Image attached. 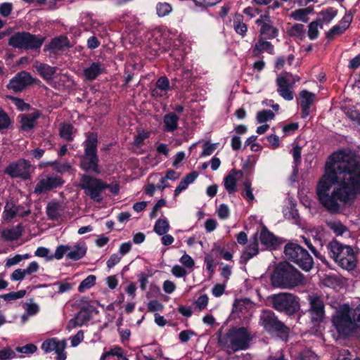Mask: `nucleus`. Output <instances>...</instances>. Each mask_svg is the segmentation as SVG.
Masks as SVG:
<instances>
[{
  "label": "nucleus",
  "mask_w": 360,
  "mask_h": 360,
  "mask_svg": "<svg viewBox=\"0 0 360 360\" xmlns=\"http://www.w3.org/2000/svg\"><path fill=\"white\" fill-rule=\"evenodd\" d=\"M360 191V161L344 151L333 153L316 187L320 204L332 214L340 213L345 205Z\"/></svg>",
  "instance_id": "obj_1"
},
{
  "label": "nucleus",
  "mask_w": 360,
  "mask_h": 360,
  "mask_svg": "<svg viewBox=\"0 0 360 360\" xmlns=\"http://www.w3.org/2000/svg\"><path fill=\"white\" fill-rule=\"evenodd\" d=\"M332 322L340 338H346L358 333L360 331V305L352 310L338 312Z\"/></svg>",
  "instance_id": "obj_2"
},
{
  "label": "nucleus",
  "mask_w": 360,
  "mask_h": 360,
  "mask_svg": "<svg viewBox=\"0 0 360 360\" xmlns=\"http://www.w3.org/2000/svg\"><path fill=\"white\" fill-rule=\"evenodd\" d=\"M303 275L288 262L279 263L271 276L274 287L290 288L303 283Z\"/></svg>",
  "instance_id": "obj_3"
},
{
  "label": "nucleus",
  "mask_w": 360,
  "mask_h": 360,
  "mask_svg": "<svg viewBox=\"0 0 360 360\" xmlns=\"http://www.w3.org/2000/svg\"><path fill=\"white\" fill-rule=\"evenodd\" d=\"M327 248L329 255L339 266L347 271L354 269L356 257L350 246L343 245L337 240H333L328 245Z\"/></svg>",
  "instance_id": "obj_4"
},
{
  "label": "nucleus",
  "mask_w": 360,
  "mask_h": 360,
  "mask_svg": "<svg viewBox=\"0 0 360 360\" xmlns=\"http://www.w3.org/2000/svg\"><path fill=\"white\" fill-rule=\"evenodd\" d=\"M98 136L94 132L88 133L84 142V153L81 157L80 167L86 172L92 171L99 174L98 157L97 155Z\"/></svg>",
  "instance_id": "obj_5"
},
{
  "label": "nucleus",
  "mask_w": 360,
  "mask_h": 360,
  "mask_svg": "<svg viewBox=\"0 0 360 360\" xmlns=\"http://www.w3.org/2000/svg\"><path fill=\"white\" fill-rule=\"evenodd\" d=\"M219 343L229 352L245 349L248 347V330L245 328H232L226 334H217Z\"/></svg>",
  "instance_id": "obj_6"
},
{
  "label": "nucleus",
  "mask_w": 360,
  "mask_h": 360,
  "mask_svg": "<svg viewBox=\"0 0 360 360\" xmlns=\"http://www.w3.org/2000/svg\"><path fill=\"white\" fill-rule=\"evenodd\" d=\"M285 258L296 264L305 271H309L314 266V260L309 253L301 245L295 243H288L285 245Z\"/></svg>",
  "instance_id": "obj_7"
},
{
  "label": "nucleus",
  "mask_w": 360,
  "mask_h": 360,
  "mask_svg": "<svg viewBox=\"0 0 360 360\" xmlns=\"http://www.w3.org/2000/svg\"><path fill=\"white\" fill-rule=\"evenodd\" d=\"M44 41L45 37L41 35H34L27 32H18L9 38L8 44L19 49L37 50Z\"/></svg>",
  "instance_id": "obj_8"
},
{
  "label": "nucleus",
  "mask_w": 360,
  "mask_h": 360,
  "mask_svg": "<svg viewBox=\"0 0 360 360\" xmlns=\"http://www.w3.org/2000/svg\"><path fill=\"white\" fill-rule=\"evenodd\" d=\"M79 186L92 200L101 202L103 199L102 192L107 188L108 184L99 179L84 174L81 177Z\"/></svg>",
  "instance_id": "obj_9"
},
{
  "label": "nucleus",
  "mask_w": 360,
  "mask_h": 360,
  "mask_svg": "<svg viewBox=\"0 0 360 360\" xmlns=\"http://www.w3.org/2000/svg\"><path fill=\"white\" fill-rule=\"evenodd\" d=\"M309 308L307 310L310 323L313 327H318L325 320V303L323 297L317 293L307 295Z\"/></svg>",
  "instance_id": "obj_10"
},
{
  "label": "nucleus",
  "mask_w": 360,
  "mask_h": 360,
  "mask_svg": "<svg viewBox=\"0 0 360 360\" xmlns=\"http://www.w3.org/2000/svg\"><path fill=\"white\" fill-rule=\"evenodd\" d=\"M272 304L275 309L286 313L295 314L300 307V304L295 295L290 293H279L271 296Z\"/></svg>",
  "instance_id": "obj_11"
},
{
  "label": "nucleus",
  "mask_w": 360,
  "mask_h": 360,
  "mask_svg": "<svg viewBox=\"0 0 360 360\" xmlns=\"http://www.w3.org/2000/svg\"><path fill=\"white\" fill-rule=\"evenodd\" d=\"M260 323L266 330L280 336L286 337L288 328L279 321L271 310H263L260 315Z\"/></svg>",
  "instance_id": "obj_12"
},
{
  "label": "nucleus",
  "mask_w": 360,
  "mask_h": 360,
  "mask_svg": "<svg viewBox=\"0 0 360 360\" xmlns=\"http://www.w3.org/2000/svg\"><path fill=\"white\" fill-rule=\"evenodd\" d=\"M31 164L25 159L11 162L4 169V173L11 178L29 179L30 178Z\"/></svg>",
  "instance_id": "obj_13"
},
{
  "label": "nucleus",
  "mask_w": 360,
  "mask_h": 360,
  "mask_svg": "<svg viewBox=\"0 0 360 360\" xmlns=\"http://www.w3.org/2000/svg\"><path fill=\"white\" fill-rule=\"evenodd\" d=\"M257 230L262 228L259 239L262 245L268 250H276L283 243V240L270 232L268 229L261 222L257 221Z\"/></svg>",
  "instance_id": "obj_14"
},
{
  "label": "nucleus",
  "mask_w": 360,
  "mask_h": 360,
  "mask_svg": "<svg viewBox=\"0 0 360 360\" xmlns=\"http://www.w3.org/2000/svg\"><path fill=\"white\" fill-rule=\"evenodd\" d=\"M61 178L56 175H43L34 187V193L42 194L53 190L63 184Z\"/></svg>",
  "instance_id": "obj_15"
},
{
  "label": "nucleus",
  "mask_w": 360,
  "mask_h": 360,
  "mask_svg": "<svg viewBox=\"0 0 360 360\" xmlns=\"http://www.w3.org/2000/svg\"><path fill=\"white\" fill-rule=\"evenodd\" d=\"M32 77L30 73L22 71L16 74L7 84V88L15 93L20 92L32 84Z\"/></svg>",
  "instance_id": "obj_16"
},
{
  "label": "nucleus",
  "mask_w": 360,
  "mask_h": 360,
  "mask_svg": "<svg viewBox=\"0 0 360 360\" xmlns=\"http://www.w3.org/2000/svg\"><path fill=\"white\" fill-rule=\"evenodd\" d=\"M255 23L260 26V35L264 36L269 39H274L278 35V30L272 25V22L269 14H261L255 20Z\"/></svg>",
  "instance_id": "obj_17"
},
{
  "label": "nucleus",
  "mask_w": 360,
  "mask_h": 360,
  "mask_svg": "<svg viewBox=\"0 0 360 360\" xmlns=\"http://www.w3.org/2000/svg\"><path fill=\"white\" fill-rule=\"evenodd\" d=\"M65 347V340H57L56 338L46 340L41 345V349L46 353L54 351L57 354L56 360L66 359Z\"/></svg>",
  "instance_id": "obj_18"
},
{
  "label": "nucleus",
  "mask_w": 360,
  "mask_h": 360,
  "mask_svg": "<svg viewBox=\"0 0 360 360\" xmlns=\"http://www.w3.org/2000/svg\"><path fill=\"white\" fill-rule=\"evenodd\" d=\"M316 96L307 90H302L300 92L299 105L301 108V117L307 118L311 113V107L315 102Z\"/></svg>",
  "instance_id": "obj_19"
},
{
  "label": "nucleus",
  "mask_w": 360,
  "mask_h": 360,
  "mask_svg": "<svg viewBox=\"0 0 360 360\" xmlns=\"http://www.w3.org/2000/svg\"><path fill=\"white\" fill-rule=\"evenodd\" d=\"M71 46L72 44H70L68 38L66 36L60 35L53 38L49 44H46L44 46V51L56 54L58 52L63 51Z\"/></svg>",
  "instance_id": "obj_20"
},
{
  "label": "nucleus",
  "mask_w": 360,
  "mask_h": 360,
  "mask_svg": "<svg viewBox=\"0 0 360 360\" xmlns=\"http://www.w3.org/2000/svg\"><path fill=\"white\" fill-rule=\"evenodd\" d=\"M277 91L278 94L286 101H292L294 98L293 91L290 90L292 84L290 78L286 76L279 75L276 78Z\"/></svg>",
  "instance_id": "obj_21"
},
{
  "label": "nucleus",
  "mask_w": 360,
  "mask_h": 360,
  "mask_svg": "<svg viewBox=\"0 0 360 360\" xmlns=\"http://www.w3.org/2000/svg\"><path fill=\"white\" fill-rule=\"evenodd\" d=\"M277 91L278 94L286 101H292L294 98L293 91L290 90L292 84L290 78L286 76L279 75L276 78Z\"/></svg>",
  "instance_id": "obj_22"
},
{
  "label": "nucleus",
  "mask_w": 360,
  "mask_h": 360,
  "mask_svg": "<svg viewBox=\"0 0 360 360\" xmlns=\"http://www.w3.org/2000/svg\"><path fill=\"white\" fill-rule=\"evenodd\" d=\"M351 20V17H344L340 24L333 26L326 32V38L328 39H333L335 36L342 34L349 26Z\"/></svg>",
  "instance_id": "obj_23"
},
{
  "label": "nucleus",
  "mask_w": 360,
  "mask_h": 360,
  "mask_svg": "<svg viewBox=\"0 0 360 360\" xmlns=\"http://www.w3.org/2000/svg\"><path fill=\"white\" fill-rule=\"evenodd\" d=\"M179 117L174 112H169L163 117L162 129L166 132H173L178 128Z\"/></svg>",
  "instance_id": "obj_24"
},
{
  "label": "nucleus",
  "mask_w": 360,
  "mask_h": 360,
  "mask_svg": "<svg viewBox=\"0 0 360 360\" xmlns=\"http://www.w3.org/2000/svg\"><path fill=\"white\" fill-rule=\"evenodd\" d=\"M86 249L84 242H79L72 246L70 245L67 258L75 261L78 260L85 255Z\"/></svg>",
  "instance_id": "obj_25"
},
{
  "label": "nucleus",
  "mask_w": 360,
  "mask_h": 360,
  "mask_svg": "<svg viewBox=\"0 0 360 360\" xmlns=\"http://www.w3.org/2000/svg\"><path fill=\"white\" fill-rule=\"evenodd\" d=\"M105 70L104 66L101 63H92L88 68L84 70V75L86 80H94Z\"/></svg>",
  "instance_id": "obj_26"
},
{
  "label": "nucleus",
  "mask_w": 360,
  "mask_h": 360,
  "mask_svg": "<svg viewBox=\"0 0 360 360\" xmlns=\"http://www.w3.org/2000/svg\"><path fill=\"white\" fill-rule=\"evenodd\" d=\"M34 68L40 76L45 80H51L56 74L57 68L45 63L37 62Z\"/></svg>",
  "instance_id": "obj_27"
},
{
  "label": "nucleus",
  "mask_w": 360,
  "mask_h": 360,
  "mask_svg": "<svg viewBox=\"0 0 360 360\" xmlns=\"http://www.w3.org/2000/svg\"><path fill=\"white\" fill-rule=\"evenodd\" d=\"M40 113L34 112L30 114H25L21 115V129L23 131L32 129L35 124L36 120L39 117Z\"/></svg>",
  "instance_id": "obj_28"
},
{
  "label": "nucleus",
  "mask_w": 360,
  "mask_h": 360,
  "mask_svg": "<svg viewBox=\"0 0 360 360\" xmlns=\"http://www.w3.org/2000/svg\"><path fill=\"white\" fill-rule=\"evenodd\" d=\"M90 319V314L84 310H81L75 318L72 319L69 321L68 329L70 330L77 326H82L87 323Z\"/></svg>",
  "instance_id": "obj_29"
},
{
  "label": "nucleus",
  "mask_w": 360,
  "mask_h": 360,
  "mask_svg": "<svg viewBox=\"0 0 360 360\" xmlns=\"http://www.w3.org/2000/svg\"><path fill=\"white\" fill-rule=\"evenodd\" d=\"M19 209H20V206H16L13 204H11V205L7 204L5 206V210L4 212V219L6 220H8V219H11L13 218L15 216H19V217H22L28 215L30 212V210H27V211H25L22 212H19Z\"/></svg>",
  "instance_id": "obj_30"
},
{
  "label": "nucleus",
  "mask_w": 360,
  "mask_h": 360,
  "mask_svg": "<svg viewBox=\"0 0 360 360\" xmlns=\"http://www.w3.org/2000/svg\"><path fill=\"white\" fill-rule=\"evenodd\" d=\"M337 9L333 7L327 8L319 13V18L316 21L321 23L320 27H322L323 23L328 24L331 22V20L337 15Z\"/></svg>",
  "instance_id": "obj_31"
},
{
  "label": "nucleus",
  "mask_w": 360,
  "mask_h": 360,
  "mask_svg": "<svg viewBox=\"0 0 360 360\" xmlns=\"http://www.w3.org/2000/svg\"><path fill=\"white\" fill-rule=\"evenodd\" d=\"M22 227L19 224L11 229L3 230L1 236L6 240H14L18 239L22 235Z\"/></svg>",
  "instance_id": "obj_32"
},
{
  "label": "nucleus",
  "mask_w": 360,
  "mask_h": 360,
  "mask_svg": "<svg viewBox=\"0 0 360 360\" xmlns=\"http://www.w3.org/2000/svg\"><path fill=\"white\" fill-rule=\"evenodd\" d=\"M46 214L49 219H57L61 215V205L56 202H51L47 205Z\"/></svg>",
  "instance_id": "obj_33"
},
{
  "label": "nucleus",
  "mask_w": 360,
  "mask_h": 360,
  "mask_svg": "<svg viewBox=\"0 0 360 360\" xmlns=\"http://www.w3.org/2000/svg\"><path fill=\"white\" fill-rule=\"evenodd\" d=\"M288 34L291 37H296L301 40L303 39L305 34L304 25L299 23L295 24L288 30Z\"/></svg>",
  "instance_id": "obj_34"
},
{
  "label": "nucleus",
  "mask_w": 360,
  "mask_h": 360,
  "mask_svg": "<svg viewBox=\"0 0 360 360\" xmlns=\"http://www.w3.org/2000/svg\"><path fill=\"white\" fill-rule=\"evenodd\" d=\"M345 113L360 129V112L356 110L354 107H348L345 108Z\"/></svg>",
  "instance_id": "obj_35"
},
{
  "label": "nucleus",
  "mask_w": 360,
  "mask_h": 360,
  "mask_svg": "<svg viewBox=\"0 0 360 360\" xmlns=\"http://www.w3.org/2000/svg\"><path fill=\"white\" fill-rule=\"evenodd\" d=\"M224 186L229 194L233 193L237 191L236 179L233 178V174L229 173L225 176L224 179Z\"/></svg>",
  "instance_id": "obj_36"
},
{
  "label": "nucleus",
  "mask_w": 360,
  "mask_h": 360,
  "mask_svg": "<svg viewBox=\"0 0 360 360\" xmlns=\"http://www.w3.org/2000/svg\"><path fill=\"white\" fill-rule=\"evenodd\" d=\"M169 229V225L166 219H159L155 226L154 231L160 236L165 235Z\"/></svg>",
  "instance_id": "obj_37"
},
{
  "label": "nucleus",
  "mask_w": 360,
  "mask_h": 360,
  "mask_svg": "<svg viewBox=\"0 0 360 360\" xmlns=\"http://www.w3.org/2000/svg\"><path fill=\"white\" fill-rule=\"evenodd\" d=\"M96 276L94 275L88 276L83 280L78 287V290L80 292H84L86 290L91 288L96 283Z\"/></svg>",
  "instance_id": "obj_38"
},
{
  "label": "nucleus",
  "mask_w": 360,
  "mask_h": 360,
  "mask_svg": "<svg viewBox=\"0 0 360 360\" xmlns=\"http://www.w3.org/2000/svg\"><path fill=\"white\" fill-rule=\"evenodd\" d=\"M157 14L159 17H165L172 11V6L166 2L158 3L156 6Z\"/></svg>",
  "instance_id": "obj_39"
},
{
  "label": "nucleus",
  "mask_w": 360,
  "mask_h": 360,
  "mask_svg": "<svg viewBox=\"0 0 360 360\" xmlns=\"http://www.w3.org/2000/svg\"><path fill=\"white\" fill-rule=\"evenodd\" d=\"M242 18L243 16L241 15H236L234 18L233 25L236 32L240 35L244 36L247 31V26L245 23H240Z\"/></svg>",
  "instance_id": "obj_40"
},
{
  "label": "nucleus",
  "mask_w": 360,
  "mask_h": 360,
  "mask_svg": "<svg viewBox=\"0 0 360 360\" xmlns=\"http://www.w3.org/2000/svg\"><path fill=\"white\" fill-rule=\"evenodd\" d=\"M275 115L271 110H264L258 112L257 120L259 123H264L274 118Z\"/></svg>",
  "instance_id": "obj_41"
},
{
  "label": "nucleus",
  "mask_w": 360,
  "mask_h": 360,
  "mask_svg": "<svg viewBox=\"0 0 360 360\" xmlns=\"http://www.w3.org/2000/svg\"><path fill=\"white\" fill-rule=\"evenodd\" d=\"M295 360H319V359L314 352L305 349L300 352Z\"/></svg>",
  "instance_id": "obj_42"
},
{
  "label": "nucleus",
  "mask_w": 360,
  "mask_h": 360,
  "mask_svg": "<svg viewBox=\"0 0 360 360\" xmlns=\"http://www.w3.org/2000/svg\"><path fill=\"white\" fill-rule=\"evenodd\" d=\"M319 25V22L318 21H313L310 22L308 25V37L311 40H314L319 37V30L318 27Z\"/></svg>",
  "instance_id": "obj_43"
},
{
  "label": "nucleus",
  "mask_w": 360,
  "mask_h": 360,
  "mask_svg": "<svg viewBox=\"0 0 360 360\" xmlns=\"http://www.w3.org/2000/svg\"><path fill=\"white\" fill-rule=\"evenodd\" d=\"M26 294L25 290H21L18 292H12L7 294L0 295V297L3 298L6 301L15 300L18 299L22 298Z\"/></svg>",
  "instance_id": "obj_44"
},
{
  "label": "nucleus",
  "mask_w": 360,
  "mask_h": 360,
  "mask_svg": "<svg viewBox=\"0 0 360 360\" xmlns=\"http://www.w3.org/2000/svg\"><path fill=\"white\" fill-rule=\"evenodd\" d=\"M16 357V354L14 350L10 347H4L0 349V360H11Z\"/></svg>",
  "instance_id": "obj_45"
},
{
  "label": "nucleus",
  "mask_w": 360,
  "mask_h": 360,
  "mask_svg": "<svg viewBox=\"0 0 360 360\" xmlns=\"http://www.w3.org/2000/svg\"><path fill=\"white\" fill-rule=\"evenodd\" d=\"M11 124L8 115L0 108V131L8 129Z\"/></svg>",
  "instance_id": "obj_46"
},
{
  "label": "nucleus",
  "mask_w": 360,
  "mask_h": 360,
  "mask_svg": "<svg viewBox=\"0 0 360 360\" xmlns=\"http://www.w3.org/2000/svg\"><path fill=\"white\" fill-rule=\"evenodd\" d=\"M110 356L122 357L123 359V360H128L127 358L122 356V350L120 347H115V348L112 349L111 350L104 353L101 356V360H105L108 357H109Z\"/></svg>",
  "instance_id": "obj_47"
},
{
  "label": "nucleus",
  "mask_w": 360,
  "mask_h": 360,
  "mask_svg": "<svg viewBox=\"0 0 360 360\" xmlns=\"http://www.w3.org/2000/svg\"><path fill=\"white\" fill-rule=\"evenodd\" d=\"M69 249H70V245H59L58 247H57V248L55 251L54 255L51 256L49 257V259H52L53 258H56V259H62L63 257L64 256V255H67Z\"/></svg>",
  "instance_id": "obj_48"
},
{
  "label": "nucleus",
  "mask_w": 360,
  "mask_h": 360,
  "mask_svg": "<svg viewBox=\"0 0 360 360\" xmlns=\"http://www.w3.org/2000/svg\"><path fill=\"white\" fill-rule=\"evenodd\" d=\"M257 44V46L260 47L262 52L264 51H266L271 55H274L275 53L274 47L271 42L263 39H259Z\"/></svg>",
  "instance_id": "obj_49"
},
{
  "label": "nucleus",
  "mask_w": 360,
  "mask_h": 360,
  "mask_svg": "<svg viewBox=\"0 0 360 360\" xmlns=\"http://www.w3.org/2000/svg\"><path fill=\"white\" fill-rule=\"evenodd\" d=\"M72 127L70 124H64L60 129V136L67 141H71Z\"/></svg>",
  "instance_id": "obj_50"
},
{
  "label": "nucleus",
  "mask_w": 360,
  "mask_h": 360,
  "mask_svg": "<svg viewBox=\"0 0 360 360\" xmlns=\"http://www.w3.org/2000/svg\"><path fill=\"white\" fill-rule=\"evenodd\" d=\"M257 232L252 237V242L249 245V259L259 252V243L257 238Z\"/></svg>",
  "instance_id": "obj_51"
},
{
  "label": "nucleus",
  "mask_w": 360,
  "mask_h": 360,
  "mask_svg": "<svg viewBox=\"0 0 360 360\" xmlns=\"http://www.w3.org/2000/svg\"><path fill=\"white\" fill-rule=\"evenodd\" d=\"M284 216L285 219L293 220L294 223H297L300 217L298 210L292 207L284 212Z\"/></svg>",
  "instance_id": "obj_52"
},
{
  "label": "nucleus",
  "mask_w": 360,
  "mask_h": 360,
  "mask_svg": "<svg viewBox=\"0 0 360 360\" xmlns=\"http://www.w3.org/2000/svg\"><path fill=\"white\" fill-rule=\"evenodd\" d=\"M156 87L161 91H167L169 89V81L166 77H160L156 82Z\"/></svg>",
  "instance_id": "obj_53"
},
{
  "label": "nucleus",
  "mask_w": 360,
  "mask_h": 360,
  "mask_svg": "<svg viewBox=\"0 0 360 360\" xmlns=\"http://www.w3.org/2000/svg\"><path fill=\"white\" fill-rule=\"evenodd\" d=\"M37 347L34 344H27L22 347H17L16 351L22 354H31L34 353Z\"/></svg>",
  "instance_id": "obj_54"
},
{
  "label": "nucleus",
  "mask_w": 360,
  "mask_h": 360,
  "mask_svg": "<svg viewBox=\"0 0 360 360\" xmlns=\"http://www.w3.org/2000/svg\"><path fill=\"white\" fill-rule=\"evenodd\" d=\"M56 285H57L58 294H63L66 292H68L73 287L72 284L68 283V282H63V281L56 282Z\"/></svg>",
  "instance_id": "obj_55"
},
{
  "label": "nucleus",
  "mask_w": 360,
  "mask_h": 360,
  "mask_svg": "<svg viewBox=\"0 0 360 360\" xmlns=\"http://www.w3.org/2000/svg\"><path fill=\"white\" fill-rule=\"evenodd\" d=\"M208 297L207 295H202L200 296L195 302V307L198 310L202 311L205 309L208 303Z\"/></svg>",
  "instance_id": "obj_56"
},
{
  "label": "nucleus",
  "mask_w": 360,
  "mask_h": 360,
  "mask_svg": "<svg viewBox=\"0 0 360 360\" xmlns=\"http://www.w3.org/2000/svg\"><path fill=\"white\" fill-rule=\"evenodd\" d=\"M291 17L295 20H299L304 22H307L309 20V18L305 15L302 8L293 11L291 13Z\"/></svg>",
  "instance_id": "obj_57"
},
{
  "label": "nucleus",
  "mask_w": 360,
  "mask_h": 360,
  "mask_svg": "<svg viewBox=\"0 0 360 360\" xmlns=\"http://www.w3.org/2000/svg\"><path fill=\"white\" fill-rule=\"evenodd\" d=\"M11 99L13 101L15 105L21 111L27 110L30 108V105L25 103L22 99L11 97Z\"/></svg>",
  "instance_id": "obj_58"
},
{
  "label": "nucleus",
  "mask_w": 360,
  "mask_h": 360,
  "mask_svg": "<svg viewBox=\"0 0 360 360\" xmlns=\"http://www.w3.org/2000/svg\"><path fill=\"white\" fill-rule=\"evenodd\" d=\"M163 307V304L158 300H151L148 304V310L150 312L162 311Z\"/></svg>",
  "instance_id": "obj_59"
},
{
  "label": "nucleus",
  "mask_w": 360,
  "mask_h": 360,
  "mask_svg": "<svg viewBox=\"0 0 360 360\" xmlns=\"http://www.w3.org/2000/svg\"><path fill=\"white\" fill-rule=\"evenodd\" d=\"M13 10V5L11 3H3L0 5V14L4 17L8 16Z\"/></svg>",
  "instance_id": "obj_60"
},
{
  "label": "nucleus",
  "mask_w": 360,
  "mask_h": 360,
  "mask_svg": "<svg viewBox=\"0 0 360 360\" xmlns=\"http://www.w3.org/2000/svg\"><path fill=\"white\" fill-rule=\"evenodd\" d=\"M217 214L220 219H225L229 216V209L226 205L221 204L217 209Z\"/></svg>",
  "instance_id": "obj_61"
},
{
  "label": "nucleus",
  "mask_w": 360,
  "mask_h": 360,
  "mask_svg": "<svg viewBox=\"0 0 360 360\" xmlns=\"http://www.w3.org/2000/svg\"><path fill=\"white\" fill-rule=\"evenodd\" d=\"M195 333L191 330H185L181 331L179 335V338L181 342H187Z\"/></svg>",
  "instance_id": "obj_62"
},
{
  "label": "nucleus",
  "mask_w": 360,
  "mask_h": 360,
  "mask_svg": "<svg viewBox=\"0 0 360 360\" xmlns=\"http://www.w3.org/2000/svg\"><path fill=\"white\" fill-rule=\"evenodd\" d=\"M122 256L119 254H112L107 261V266L110 269L114 267L121 260Z\"/></svg>",
  "instance_id": "obj_63"
},
{
  "label": "nucleus",
  "mask_w": 360,
  "mask_h": 360,
  "mask_svg": "<svg viewBox=\"0 0 360 360\" xmlns=\"http://www.w3.org/2000/svg\"><path fill=\"white\" fill-rule=\"evenodd\" d=\"M225 288V284H216L212 290V293L214 297H219L224 294Z\"/></svg>",
  "instance_id": "obj_64"
}]
</instances>
